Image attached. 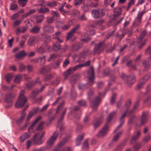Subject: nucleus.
I'll return each mask as SVG.
<instances>
[{
	"label": "nucleus",
	"instance_id": "f257e3e1",
	"mask_svg": "<svg viewBox=\"0 0 151 151\" xmlns=\"http://www.w3.org/2000/svg\"><path fill=\"white\" fill-rule=\"evenodd\" d=\"M131 101L130 100H128L126 101L125 106L123 109L124 110V112L122 114V116L120 119V124L119 126H118L117 128L115 129L114 131V132H116L124 124V120L123 118L126 116L127 114H128V111L129 109V107L131 105Z\"/></svg>",
	"mask_w": 151,
	"mask_h": 151
},
{
	"label": "nucleus",
	"instance_id": "f03ea898",
	"mask_svg": "<svg viewBox=\"0 0 151 151\" xmlns=\"http://www.w3.org/2000/svg\"><path fill=\"white\" fill-rule=\"evenodd\" d=\"M24 91L23 90L20 91L18 99L15 104L16 108L22 107L27 101V98L24 96Z\"/></svg>",
	"mask_w": 151,
	"mask_h": 151
},
{
	"label": "nucleus",
	"instance_id": "7ed1b4c3",
	"mask_svg": "<svg viewBox=\"0 0 151 151\" xmlns=\"http://www.w3.org/2000/svg\"><path fill=\"white\" fill-rule=\"evenodd\" d=\"M16 96L15 93H8L5 95L4 101L7 104L6 106V109H9L12 105L14 99Z\"/></svg>",
	"mask_w": 151,
	"mask_h": 151
},
{
	"label": "nucleus",
	"instance_id": "20e7f679",
	"mask_svg": "<svg viewBox=\"0 0 151 151\" xmlns=\"http://www.w3.org/2000/svg\"><path fill=\"white\" fill-rule=\"evenodd\" d=\"M45 134V132L40 131L35 135L32 139L35 145H39L42 143V139Z\"/></svg>",
	"mask_w": 151,
	"mask_h": 151
},
{
	"label": "nucleus",
	"instance_id": "39448f33",
	"mask_svg": "<svg viewBox=\"0 0 151 151\" xmlns=\"http://www.w3.org/2000/svg\"><path fill=\"white\" fill-rule=\"evenodd\" d=\"M121 77L123 79H127V83L128 85L132 84L135 81V77L133 74L131 76H127L124 73H122L121 76Z\"/></svg>",
	"mask_w": 151,
	"mask_h": 151
},
{
	"label": "nucleus",
	"instance_id": "423d86ee",
	"mask_svg": "<svg viewBox=\"0 0 151 151\" xmlns=\"http://www.w3.org/2000/svg\"><path fill=\"white\" fill-rule=\"evenodd\" d=\"M104 48V42L102 41L96 44L94 49V55L96 53L100 54Z\"/></svg>",
	"mask_w": 151,
	"mask_h": 151
},
{
	"label": "nucleus",
	"instance_id": "0eeeda50",
	"mask_svg": "<svg viewBox=\"0 0 151 151\" xmlns=\"http://www.w3.org/2000/svg\"><path fill=\"white\" fill-rule=\"evenodd\" d=\"M102 96V93H99L98 96L95 99L90 102L91 105L93 108V110L96 111L98 107L101 98Z\"/></svg>",
	"mask_w": 151,
	"mask_h": 151
},
{
	"label": "nucleus",
	"instance_id": "6e6552de",
	"mask_svg": "<svg viewBox=\"0 0 151 151\" xmlns=\"http://www.w3.org/2000/svg\"><path fill=\"white\" fill-rule=\"evenodd\" d=\"M87 77L89 81L91 83V85H92L95 79V75L93 67H90L88 70L87 72Z\"/></svg>",
	"mask_w": 151,
	"mask_h": 151
},
{
	"label": "nucleus",
	"instance_id": "1a4fd4ad",
	"mask_svg": "<svg viewBox=\"0 0 151 151\" xmlns=\"http://www.w3.org/2000/svg\"><path fill=\"white\" fill-rule=\"evenodd\" d=\"M91 13L93 17L95 18L101 17L105 14L104 11L103 9L92 10Z\"/></svg>",
	"mask_w": 151,
	"mask_h": 151
},
{
	"label": "nucleus",
	"instance_id": "9d476101",
	"mask_svg": "<svg viewBox=\"0 0 151 151\" xmlns=\"http://www.w3.org/2000/svg\"><path fill=\"white\" fill-rule=\"evenodd\" d=\"M109 127L107 124L101 129L97 134V136L100 137H102L106 135L108 131Z\"/></svg>",
	"mask_w": 151,
	"mask_h": 151
},
{
	"label": "nucleus",
	"instance_id": "9b49d317",
	"mask_svg": "<svg viewBox=\"0 0 151 151\" xmlns=\"http://www.w3.org/2000/svg\"><path fill=\"white\" fill-rule=\"evenodd\" d=\"M58 133L57 131H55L52 136L50 138L47 142L48 145H52L56 140L58 136Z\"/></svg>",
	"mask_w": 151,
	"mask_h": 151
},
{
	"label": "nucleus",
	"instance_id": "f8f14e48",
	"mask_svg": "<svg viewBox=\"0 0 151 151\" xmlns=\"http://www.w3.org/2000/svg\"><path fill=\"white\" fill-rule=\"evenodd\" d=\"M35 7L39 13H45L49 11L48 8L43 7L42 5V4L37 5L35 6Z\"/></svg>",
	"mask_w": 151,
	"mask_h": 151
},
{
	"label": "nucleus",
	"instance_id": "ddd939ff",
	"mask_svg": "<svg viewBox=\"0 0 151 151\" xmlns=\"http://www.w3.org/2000/svg\"><path fill=\"white\" fill-rule=\"evenodd\" d=\"M41 119V117L40 116H38L36 118L35 121L32 123L30 126L29 127L28 129V132L31 133H33L35 131L34 126L37 122Z\"/></svg>",
	"mask_w": 151,
	"mask_h": 151
},
{
	"label": "nucleus",
	"instance_id": "4468645a",
	"mask_svg": "<svg viewBox=\"0 0 151 151\" xmlns=\"http://www.w3.org/2000/svg\"><path fill=\"white\" fill-rule=\"evenodd\" d=\"M68 140L67 138H65L59 143L58 145L55 147L53 151H58L60 150V148L64 145Z\"/></svg>",
	"mask_w": 151,
	"mask_h": 151
},
{
	"label": "nucleus",
	"instance_id": "2eb2a0df",
	"mask_svg": "<svg viewBox=\"0 0 151 151\" xmlns=\"http://www.w3.org/2000/svg\"><path fill=\"white\" fill-rule=\"evenodd\" d=\"M146 34V31L145 30L143 31L140 34L139 37L138 39V42L140 44V46H139V49L142 48V47L145 45V43L144 42L141 43L140 42L142 41Z\"/></svg>",
	"mask_w": 151,
	"mask_h": 151
},
{
	"label": "nucleus",
	"instance_id": "dca6fc26",
	"mask_svg": "<svg viewBox=\"0 0 151 151\" xmlns=\"http://www.w3.org/2000/svg\"><path fill=\"white\" fill-rule=\"evenodd\" d=\"M43 29L46 32L51 33L54 31V27L51 25H45L43 27Z\"/></svg>",
	"mask_w": 151,
	"mask_h": 151
},
{
	"label": "nucleus",
	"instance_id": "f3484780",
	"mask_svg": "<svg viewBox=\"0 0 151 151\" xmlns=\"http://www.w3.org/2000/svg\"><path fill=\"white\" fill-rule=\"evenodd\" d=\"M79 27V25H77V26L73 29L68 34V35L67 36V40H68L73 35L74 33H75L76 30H77Z\"/></svg>",
	"mask_w": 151,
	"mask_h": 151
},
{
	"label": "nucleus",
	"instance_id": "a211bd4d",
	"mask_svg": "<svg viewBox=\"0 0 151 151\" xmlns=\"http://www.w3.org/2000/svg\"><path fill=\"white\" fill-rule=\"evenodd\" d=\"M91 40V37L88 35L87 32L86 33L83 34L81 35V40L83 42H86Z\"/></svg>",
	"mask_w": 151,
	"mask_h": 151
},
{
	"label": "nucleus",
	"instance_id": "6ab92c4d",
	"mask_svg": "<svg viewBox=\"0 0 151 151\" xmlns=\"http://www.w3.org/2000/svg\"><path fill=\"white\" fill-rule=\"evenodd\" d=\"M142 63L145 68L146 70H148L151 67V60L149 61H146L145 60H143Z\"/></svg>",
	"mask_w": 151,
	"mask_h": 151
},
{
	"label": "nucleus",
	"instance_id": "aec40b11",
	"mask_svg": "<svg viewBox=\"0 0 151 151\" xmlns=\"http://www.w3.org/2000/svg\"><path fill=\"white\" fill-rule=\"evenodd\" d=\"M82 45L80 43H77L73 44L71 48V50L73 51H77L81 48Z\"/></svg>",
	"mask_w": 151,
	"mask_h": 151
},
{
	"label": "nucleus",
	"instance_id": "412c9836",
	"mask_svg": "<svg viewBox=\"0 0 151 151\" xmlns=\"http://www.w3.org/2000/svg\"><path fill=\"white\" fill-rule=\"evenodd\" d=\"M30 136V134L27 132L24 133L19 137L20 142H24L25 140L29 138Z\"/></svg>",
	"mask_w": 151,
	"mask_h": 151
},
{
	"label": "nucleus",
	"instance_id": "4be33fe9",
	"mask_svg": "<svg viewBox=\"0 0 151 151\" xmlns=\"http://www.w3.org/2000/svg\"><path fill=\"white\" fill-rule=\"evenodd\" d=\"M59 43L60 42L58 41H57L55 43L53 44L52 49L53 51H56L61 49V46Z\"/></svg>",
	"mask_w": 151,
	"mask_h": 151
},
{
	"label": "nucleus",
	"instance_id": "5701e85b",
	"mask_svg": "<svg viewBox=\"0 0 151 151\" xmlns=\"http://www.w3.org/2000/svg\"><path fill=\"white\" fill-rule=\"evenodd\" d=\"M52 68V67L50 65H48L42 67L39 70L40 73L43 74L47 71H50Z\"/></svg>",
	"mask_w": 151,
	"mask_h": 151
},
{
	"label": "nucleus",
	"instance_id": "b1692460",
	"mask_svg": "<svg viewBox=\"0 0 151 151\" xmlns=\"http://www.w3.org/2000/svg\"><path fill=\"white\" fill-rule=\"evenodd\" d=\"M148 118V113L147 112L143 113L141 122V125H143L147 121Z\"/></svg>",
	"mask_w": 151,
	"mask_h": 151
},
{
	"label": "nucleus",
	"instance_id": "393cba45",
	"mask_svg": "<svg viewBox=\"0 0 151 151\" xmlns=\"http://www.w3.org/2000/svg\"><path fill=\"white\" fill-rule=\"evenodd\" d=\"M140 131L139 130H138L134 132V134L132 137L131 141H135L137 139L140 137Z\"/></svg>",
	"mask_w": 151,
	"mask_h": 151
},
{
	"label": "nucleus",
	"instance_id": "a878e982",
	"mask_svg": "<svg viewBox=\"0 0 151 151\" xmlns=\"http://www.w3.org/2000/svg\"><path fill=\"white\" fill-rule=\"evenodd\" d=\"M26 55L25 51L23 50L16 54L15 57L16 58L18 59H22L24 58Z\"/></svg>",
	"mask_w": 151,
	"mask_h": 151
},
{
	"label": "nucleus",
	"instance_id": "bb28decb",
	"mask_svg": "<svg viewBox=\"0 0 151 151\" xmlns=\"http://www.w3.org/2000/svg\"><path fill=\"white\" fill-rule=\"evenodd\" d=\"M142 18V17L137 15V16L135 18L134 23L135 26H139L140 24Z\"/></svg>",
	"mask_w": 151,
	"mask_h": 151
},
{
	"label": "nucleus",
	"instance_id": "cd10ccee",
	"mask_svg": "<svg viewBox=\"0 0 151 151\" xmlns=\"http://www.w3.org/2000/svg\"><path fill=\"white\" fill-rule=\"evenodd\" d=\"M84 134H82L78 136L76 138V146H79L81 143V141L83 138Z\"/></svg>",
	"mask_w": 151,
	"mask_h": 151
},
{
	"label": "nucleus",
	"instance_id": "c85d7f7f",
	"mask_svg": "<svg viewBox=\"0 0 151 151\" xmlns=\"http://www.w3.org/2000/svg\"><path fill=\"white\" fill-rule=\"evenodd\" d=\"M33 18L36 20L37 22H41L44 16L43 15H38L36 14L33 16Z\"/></svg>",
	"mask_w": 151,
	"mask_h": 151
},
{
	"label": "nucleus",
	"instance_id": "c756f323",
	"mask_svg": "<svg viewBox=\"0 0 151 151\" xmlns=\"http://www.w3.org/2000/svg\"><path fill=\"white\" fill-rule=\"evenodd\" d=\"M40 92V90L38 89L34 90L30 94V97L31 99H34L37 96V93Z\"/></svg>",
	"mask_w": 151,
	"mask_h": 151
},
{
	"label": "nucleus",
	"instance_id": "7c9ffc66",
	"mask_svg": "<svg viewBox=\"0 0 151 151\" xmlns=\"http://www.w3.org/2000/svg\"><path fill=\"white\" fill-rule=\"evenodd\" d=\"M36 39V37H35L33 36L30 37L27 41L28 45L29 46L32 45L35 43Z\"/></svg>",
	"mask_w": 151,
	"mask_h": 151
},
{
	"label": "nucleus",
	"instance_id": "2f4dec72",
	"mask_svg": "<svg viewBox=\"0 0 151 151\" xmlns=\"http://www.w3.org/2000/svg\"><path fill=\"white\" fill-rule=\"evenodd\" d=\"M35 50L38 53L40 54L43 53L45 52L46 51L45 49L42 46H41L40 47L36 48Z\"/></svg>",
	"mask_w": 151,
	"mask_h": 151
},
{
	"label": "nucleus",
	"instance_id": "473e14b6",
	"mask_svg": "<svg viewBox=\"0 0 151 151\" xmlns=\"http://www.w3.org/2000/svg\"><path fill=\"white\" fill-rule=\"evenodd\" d=\"M60 35L61 32H57L53 35V37L54 39H58L57 41H58L59 42H62V41L58 38Z\"/></svg>",
	"mask_w": 151,
	"mask_h": 151
},
{
	"label": "nucleus",
	"instance_id": "72a5a7b5",
	"mask_svg": "<svg viewBox=\"0 0 151 151\" xmlns=\"http://www.w3.org/2000/svg\"><path fill=\"white\" fill-rule=\"evenodd\" d=\"M94 91V89L91 88L89 89L88 91L87 92V95L88 96V99L90 100L91 99V97L93 95Z\"/></svg>",
	"mask_w": 151,
	"mask_h": 151
},
{
	"label": "nucleus",
	"instance_id": "f704fd0d",
	"mask_svg": "<svg viewBox=\"0 0 151 151\" xmlns=\"http://www.w3.org/2000/svg\"><path fill=\"white\" fill-rule=\"evenodd\" d=\"M115 14L116 15H119L122 13V9L120 7H117L114 9Z\"/></svg>",
	"mask_w": 151,
	"mask_h": 151
},
{
	"label": "nucleus",
	"instance_id": "c9c22d12",
	"mask_svg": "<svg viewBox=\"0 0 151 151\" xmlns=\"http://www.w3.org/2000/svg\"><path fill=\"white\" fill-rule=\"evenodd\" d=\"M58 4V2L57 1H53L51 2H47L46 3V5L50 7H53L55 6H56Z\"/></svg>",
	"mask_w": 151,
	"mask_h": 151
},
{
	"label": "nucleus",
	"instance_id": "e433bc0d",
	"mask_svg": "<svg viewBox=\"0 0 151 151\" xmlns=\"http://www.w3.org/2000/svg\"><path fill=\"white\" fill-rule=\"evenodd\" d=\"M103 121V118H101L97 120L96 122H94L93 123L94 128H97L101 124Z\"/></svg>",
	"mask_w": 151,
	"mask_h": 151
},
{
	"label": "nucleus",
	"instance_id": "4c0bfd02",
	"mask_svg": "<svg viewBox=\"0 0 151 151\" xmlns=\"http://www.w3.org/2000/svg\"><path fill=\"white\" fill-rule=\"evenodd\" d=\"M116 113V111H113L110 114L107 118V122H109L111 121L113 117L115 116Z\"/></svg>",
	"mask_w": 151,
	"mask_h": 151
},
{
	"label": "nucleus",
	"instance_id": "58836bf2",
	"mask_svg": "<svg viewBox=\"0 0 151 151\" xmlns=\"http://www.w3.org/2000/svg\"><path fill=\"white\" fill-rule=\"evenodd\" d=\"M40 28L39 27L36 26L30 30V32L33 33H37L40 30Z\"/></svg>",
	"mask_w": 151,
	"mask_h": 151
},
{
	"label": "nucleus",
	"instance_id": "ea45409f",
	"mask_svg": "<svg viewBox=\"0 0 151 151\" xmlns=\"http://www.w3.org/2000/svg\"><path fill=\"white\" fill-rule=\"evenodd\" d=\"M24 110L23 111V112L22 113V115L20 119L17 120V124H19L21 123L22 122L24 118V116L26 114L24 112Z\"/></svg>",
	"mask_w": 151,
	"mask_h": 151
},
{
	"label": "nucleus",
	"instance_id": "a19ab883",
	"mask_svg": "<svg viewBox=\"0 0 151 151\" xmlns=\"http://www.w3.org/2000/svg\"><path fill=\"white\" fill-rule=\"evenodd\" d=\"M13 77V75L12 74L9 73L7 74L5 77L6 81L9 83Z\"/></svg>",
	"mask_w": 151,
	"mask_h": 151
},
{
	"label": "nucleus",
	"instance_id": "79ce46f5",
	"mask_svg": "<svg viewBox=\"0 0 151 151\" xmlns=\"http://www.w3.org/2000/svg\"><path fill=\"white\" fill-rule=\"evenodd\" d=\"M22 76L21 75H18L16 76L14 80V82L16 83H19L21 81Z\"/></svg>",
	"mask_w": 151,
	"mask_h": 151
},
{
	"label": "nucleus",
	"instance_id": "37998d69",
	"mask_svg": "<svg viewBox=\"0 0 151 151\" xmlns=\"http://www.w3.org/2000/svg\"><path fill=\"white\" fill-rule=\"evenodd\" d=\"M28 0H19L18 2L20 6L22 7L24 6L26 4Z\"/></svg>",
	"mask_w": 151,
	"mask_h": 151
},
{
	"label": "nucleus",
	"instance_id": "c03bdc74",
	"mask_svg": "<svg viewBox=\"0 0 151 151\" xmlns=\"http://www.w3.org/2000/svg\"><path fill=\"white\" fill-rule=\"evenodd\" d=\"M145 83L144 82H143V81H142L140 79L139 81L138 84L136 87V89L138 90L142 88Z\"/></svg>",
	"mask_w": 151,
	"mask_h": 151
},
{
	"label": "nucleus",
	"instance_id": "a18cd8bd",
	"mask_svg": "<svg viewBox=\"0 0 151 151\" xmlns=\"http://www.w3.org/2000/svg\"><path fill=\"white\" fill-rule=\"evenodd\" d=\"M88 139L85 140L82 146V148L84 150H87L88 148Z\"/></svg>",
	"mask_w": 151,
	"mask_h": 151
},
{
	"label": "nucleus",
	"instance_id": "49530a36",
	"mask_svg": "<svg viewBox=\"0 0 151 151\" xmlns=\"http://www.w3.org/2000/svg\"><path fill=\"white\" fill-rule=\"evenodd\" d=\"M55 74V73L53 74H50L47 75L44 78L45 80L46 81H49L54 77V76L53 75Z\"/></svg>",
	"mask_w": 151,
	"mask_h": 151
},
{
	"label": "nucleus",
	"instance_id": "de8ad7c7",
	"mask_svg": "<svg viewBox=\"0 0 151 151\" xmlns=\"http://www.w3.org/2000/svg\"><path fill=\"white\" fill-rule=\"evenodd\" d=\"M18 6L15 4L13 3L10 4V9L14 10L17 9Z\"/></svg>",
	"mask_w": 151,
	"mask_h": 151
},
{
	"label": "nucleus",
	"instance_id": "09e8293b",
	"mask_svg": "<svg viewBox=\"0 0 151 151\" xmlns=\"http://www.w3.org/2000/svg\"><path fill=\"white\" fill-rule=\"evenodd\" d=\"M139 100L138 99H137V100L136 101V103L134 106L133 110H131L129 112L130 113H132L133 112L134 110L135 109L137 108V107L139 106Z\"/></svg>",
	"mask_w": 151,
	"mask_h": 151
},
{
	"label": "nucleus",
	"instance_id": "8fccbe9b",
	"mask_svg": "<svg viewBox=\"0 0 151 151\" xmlns=\"http://www.w3.org/2000/svg\"><path fill=\"white\" fill-rule=\"evenodd\" d=\"M27 68V66L23 64H21L19 66V71L22 72L24 71L26 68Z\"/></svg>",
	"mask_w": 151,
	"mask_h": 151
},
{
	"label": "nucleus",
	"instance_id": "3c124183",
	"mask_svg": "<svg viewBox=\"0 0 151 151\" xmlns=\"http://www.w3.org/2000/svg\"><path fill=\"white\" fill-rule=\"evenodd\" d=\"M122 134V132H120L117 134L114 137L113 140L114 141H117Z\"/></svg>",
	"mask_w": 151,
	"mask_h": 151
},
{
	"label": "nucleus",
	"instance_id": "603ef678",
	"mask_svg": "<svg viewBox=\"0 0 151 151\" xmlns=\"http://www.w3.org/2000/svg\"><path fill=\"white\" fill-rule=\"evenodd\" d=\"M82 2V0H75L74 4L75 6H79Z\"/></svg>",
	"mask_w": 151,
	"mask_h": 151
},
{
	"label": "nucleus",
	"instance_id": "864d4df0",
	"mask_svg": "<svg viewBox=\"0 0 151 151\" xmlns=\"http://www.w3.org/2000/svg\"><path fill=\"white\" fill-rule=\"evenodd\" d=\"M150 76L149 75H147L145 76L142 79L140 80L143 81L145 83L150 78Z\"/></svg>",
	"mask_w": 151,
	"mask_h": 151
},
{
	"label": "nucleus",
	"instance_id": "5fc2aeb1",
	"mask_svg": "<svg viewBox=\"0 0 151 151\" xmlns=\"http://www.w3.org/2000/svg\"><path fill=\"white\" fill-rule=\"evenodd\" d=\"M45 124L44 122H41L38 126L37 129V130H41L44 127V125Z\"/></svg>",
	"mask_w": 151,
	"mask_h": 151
},
{
	"label": "nucleus",
	"instance_id": "6e6d98bb",
	"mask_svg": "<svg viewBox=\"0 0 151 151\" xmlns=\"http://www.w3.org/2000/svg\"><path fill=\"white\" fill-rule=\"evenodd\" d=\"M46 56H44L42 57H40V64L41 65H43L45 63V58Z\"/></svg>",
	"mask_w": 151,
	"mask_h": 151
},
{
	"label": "nucleus",
	"instance_id": "4d7b16f0",
	"mask_svg": "<svg viewBox=\"0 0 151 151\" xmlns=\"http://www.w3.org/2000/svg\"><path fill=\"white\" fill-rule=\"evenodd\" d=\"M54 18L53 17H47V22L48 23H52L54 20Z\"/></svg>",
	"mask_w": 151,
	"mask_h": 151
},
{
	"label": "nucleus",
	"instance_id": "13d9d810",
	"mask_svg": "<svg viewBox=\"0 0 151 151\" xmlns=\"http://www.w3.org/2000/svg\"><path fill=\"white\" fill-rule=\"evenodd\" d=\"M33 81H32L31 82L26 84V87L28 88H30L32 86L34 85Z\"/></svg>",
	"mask_w": 151,
	"mask_h": 151
},
{
	"label": "nucleus",
	"instance_id": "bf43d9fd",
	"mask_svg": "<svg viewBox=\"0 0 151 151\" xmlns=\"http://www.w3.org/2000/svg\"><path fill=\"white\" fill-rule=\"evenodd\" d=\"M141 147L140 144H137L135 145L134 146L133 148L134 151H137Z\"/></svg>",
	"mask_w": 151,
	"mask_h": 151
},
{
	"label": "nucleus",
	"instance_id": "052dcab7",
	"mask_svg": "<svg viewBox=\"0 0 151 151\" xmlns=\"http://www.w3.org/2000/svg\"><path fill=\"white\" fill-rule=\"evenodd\" d=\"M135 0H130L128 3V8H129L132 5L134 4Z\"/></svg>",
	"mask_w": 151,
	"mask_h": 151
},
{
	"label": "nucleus",
	"instance_id": "680f3d73",
	"mask_svg": "<svg viewBox=\"0 0 151 151\" xmlns=\"http://www.w3.org/2000/svg\"><path fill=\"white\" fill-rule=\"evenodd\" d=\"M82 67H83L81 64L77 65L71 68L72 70H75Z\"/></svg>",
	"mask_w": 151,
	"mask_h": 151
},
{
	"label": "nucleus",
	"instance_id": "e2e57ef3",
	"mask_svg": "<svg viewBox=\"0 0 151 151\" xmlns=\"http://www.w3.org/2000/svg\"><path fill=\"white\" fill-rule=\"evenodd\" d=\"M72 70V68H69L68 70L65 71L64 73V76L66 77L70 73L71 71Z\"/></svg>",
	"mask_w": 151,
	"mask_h": 151
},
{
	"label": "nucleus",
	"instance_id": "0e129e2a",
	"mask_svg": "<svg viewBox=\"0 0 151 151\" xmlns=\"http://www.w3.org/2000/svg\"><path fill=\"white\" fill-rule=\"evenodd\" d=\"M91 8V6L90 5H85L83 8V10L84 12H87L90 10Z\"/></svg>",
	"mask_w": 151,
	"mask_h": 151
},
{
	"label": "nucleus",
	"instance_id": "69168bd1",
	"mask_svg": "<svg viewBox=\"0 0 151 151\" xmlns=\"http://www.w3.org/2000/svg\"><path fill=\"white\" fill-rule=\"evenodd\" d=\"M22 21L19 19L16 20L14 23V26H18L21 23Z\"/></svg>",
	"mask_w": 151,
	"mask_h": 151
},
{
	"label": "nucleus",
	"instance_id": "338daca9",
	"mask_svg": "<svg viewBox=\"0 0 151 151\" xmlns=\"http://www.w3.org/2000/svg\"><path fill=\"white\" fill-rule=\"evenodd\" d=\"M83 121L85 124L86 126H88L89 124L88 123L89 122V119L88 116H86L85 117Z\"/></svg>",
	"mask_w": 151,
	"mask_h": 151
},
{
	"label": "nucleus",
	"instance_id": "774afa93",
	"mask_svg": "<svg viewBox=\"0 0 151 151\" xmlns=\"http://www.w3.org/2000/svg\"><path fill=\"white\" fill-rule=\"evenodd\" d=\"M60 151H73L71 147H65L63 149Z\"/></svg>",
	"mask_w": 151,
	"mask_h": 151
}]
</instances>
